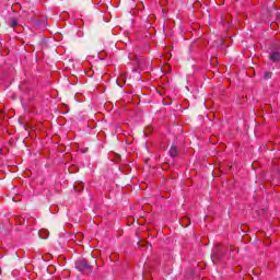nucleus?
<instances>
[{
	"label": "nucleus",
	"instance_id": "6",
	"mask_svg": "<svg viewBox=\"0 0 280 280\" xmlns=\"http://www.w3.org/2000/svg\"><path fill=\"white\" fill-rule=\"evenodd\" d=\"M272 78V72H265V80H270Z\"/></svg>",
	"mask_w": 280,
	"mask_h": 280
},
{
	"label": "nucleus",
	"instance_id": "7",
	"mask_svg": "<svg viewBox=\"0 0 280 280\" xmlns=\"http://www.w3.org/2000/svg\"><path fill=\"white\" fill-rule=\"evenodd\" d=\"M42 233H43V232H39L38 235H39V237H43V240H45L47 236H43Z\"/></svg>",
	"mask_w": 280,
	"mask_h": 280
},
{
	"label": "nucleus",
	"instance_id": "3",
	"mask_svg": "<svg viewBox=\"0 0 280 280\" xmlns=\"http://www.w3.org/2000/svg\"><path fill=\"white\" fill-rule=\"evenodd\" d=\"M269 59L272 60V62H279V60H280V51L279 50H273L270 54Z\"/></svg>",
	"mask_w": 280,
	"mask_h": 280
},
{
	"label": "nucleus",
	"instance_id": "4",
	"mask_svg": "<svg viewBox=\"0 0 280 280\" xmlns=\"http://www.w3.org/2000/svg\"><path fill=\"white\" fill-rule=\"evenodd\" d=\"M170 154H171L172 159H175L176 154H178L176 147H171Z\"/></svg>",
	"mask_w": 280,
	"mask_h": 280
},
{
	"label": "nucleus",
	"instance_id": "2",
	"mask_svg": "<svg viewBox=\"0 0 280 280\" xmlns=\"http://www.w3.org/2000/svg\"><path fill=\"white\" fill-rule=\"evenodd\" d=\"M224 255H226V250H224L222 246L218 245L211 255L213 264H215V261H222V257H224Z\"/></svg>",
	"mask_w": 280,
	"mask_h": 280
},
{
	"label": "nucleus",
	"instance_id": "5",
	"mask_svg": "<svg viewBox=\"0 0 280 280\" xmlns=\"http://www.w3.org/2000/svg\"><path fill=\"white\" fill-rule=\"evenodd\" d=\"M19 25V21L16 19H11L10 27H16Z\"/></svg>",
	"mask_w": 280,
	"mask_h": 280
},
{
	"label": "nucleus",
	"instance_id": "8",
	"mask_svg": "<svg viewBox=\"0 0 280 280\" xmlns=\"http://www.w3.org/2000/svg\"><path fill=\"white\" fill-rule=\"evenodd\" d=\"M43 233H45L46 237L49 235V231L45 230Z\"/></svg>",
	"mask_w": 280,
	"mask_h": 280
},
{
	"label": "nucleus",
	"instance_id": "1",
	"mask_svg": "<svg viewBox=\"0 0 280 280\" xmlns=\"http://www.w3.org/2000/svg\"><path fill=\"white\" fill-rule=\"evenodd\" d=\"M75 268L77 270H79V272H82L83 275H89V272H91V266L89 265V261L84 258L75 261Z\"/></svg>",
	"mask_w": 280,
	"mask_h": 280
}]
</instances>
